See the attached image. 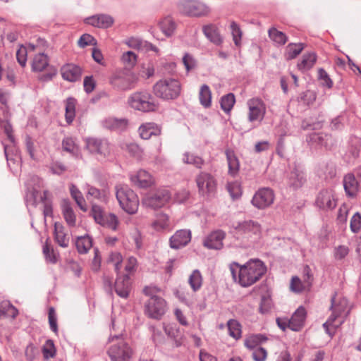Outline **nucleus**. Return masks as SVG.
Listing matches in <instances>:
<instances>
[{
    "label": "nucleus",
    "instance_id": "58",
    "mask_svg": "<svg viewBox=\"0 0 361 361\" xmlns=\"http://www.w3.org/2000/svg\"><path fill=\"white\" fill-rule=\"evenodd\" d=\"M63 149L73 154V156H78L79 153V149L75 144L74 140L71 137H66L63 139L62 142Z\"/></svg>",
    "mask_w": 361,
    "mask_h": 361
},
{
    "label": "nucleus",
    "instance_id": "4",
    "mask_svg": "<svg viewBox=\"0 0 361 361\" xmlns=\"http://www.w3.org/2000/svg\"><path fill=\"white\" fill-rule=\"evenodd\" d=\"M115 191L120 207L128 214H135L138 209L139 200L134 191L126 184H117Z\"/></svg>",
    "mask_w": 361,
    "mask_h": 361
},
{
    "label": "nucleus",
    "instance_id": "16",
    "mask_svg": "<svg viewBox=\"0 0 361 361\" xmlns=\"http://www.w3.org/2000/svg\"><path fill=\"white\" fill-rule=\"evenodd\" d=\"M274 200V194L271 189L263 188L259 189L252 197V204L255 207L263 209L271 205Z\"/></svg>",
    "mask_w": 361,
    "mask_h": 361
},
{
    "label": "nucleus",
    "instance_id": "34",
    "mask_svg": "<svg viewBox=\"0 0 361 361\" xmlns=\"http://www.w3.org/2000/svg\"><path fill=\"white\" fill-rule=\"evenodd\" d=\"M63 226L60 223L54 224V237L56 243L62 247H67L69 244V238L65 233Z\"/></svg>",
    "mask_w": 361,
    "mask_h": 361
},
{
    "label": "nucleus",
    "instance_id": "49",
    "mask_svg": "<svg viewBox=\"0 0 361 361\" xmlns=\"http://www.w3.org/2000/svg\"><path fill=\"white\" fill-rule=\"evenodd\" d=\"M230 30L233 37V41L235 45L240 47L242 44L241 39L243 32L240 26L234 21H232L230 25Z\"/></svg>",
    "mask_w": 361,
    "mask_h": 361
},
{
    "label": "nucleus",
    "instance_id": "55",
    "mask_svg": "<svg viewBox=\"0 0 361 361\" xmlns=\"http://www.w3.org/2000/svg\"><path fill=\"white\" fill-rule=\"evenodd\" d=\"M27 190L25 195V202L27 204L36 205L37 198L39 197V192L35 188H30L31 184L26 183Z\"/></svg>",
    "mask_w": 361,
    "mask_h": 361
},
{
    "label": "nucleus",
    "instance_id": "36",
    "mask_svg": "<svg viewBox=\"0 0 361 361\" xmlns=\"http://www.w3.org/2000/svg\"><path fill=\"white\" fill-rule=\"evenodd\" d=\"M18 313V310L9 301L5 300L0 303V319H14Z\"/></svg>",
    "mask_w": 361,
    "mask_h": 361
},
{
    "label": "nucleus",
    "instance_id": "28",
    "mask_svg": "<svg viewBox=\"0 0 361 361\" xmlns=\"http://www.w3.org/2000/svg\"><path fill=\"white\" fill-rule=\"evenodd\" d=\"M361 183L357 180L354 173H348L343 178V187L349 197L356 195Z\"/></svg>",
    "mask_w": 361,
    "mask_h": 361
},
{
    "label": "nucleus",
    "instance_id": "17",
    "mask_svg": "<svg viewBox=\"0 0 361 361\" xmlns=\"http://www.w3.org/2000/svg\"><path fill=\"white\" fill-rule=\"evenodd\" d=\"M288 175V184L294 190L302 187L306 181L304 169L300 165L294 164L290 166Z\"/></svg>",
    "mask_w": 361,
    "mask_h": 361
},
{
    "label": "nucleus",
    "instance_id": "7",
    "mask_svg": "<svg viewBox=\"0 0 361 361\" xmlns=\"http://www.w3.org/2000/svg\"><path fill=\"white\" fill-rule=\"evenodd\" d=\"M128 103L131 108L143 112L152 111L156 109L152 96L147 91L133 93L128 97Z\"/></svg>",
    "mask_w": 361,
    "mask_h": 361
},
{
    "label": "nucleus",
    "instance_id": "64",
    "mask_svg": "<svg viewBox=\"0 0 361 361\" xmlns=\"http://www.w3.org/2000/svg\"><path fill=\"white\" fill-rule=\"evenodd\" d=\"M39 350L37 347L34 346L32 344H29L25 350V356L27 361H35L39 357Z\"/></svg>",
    "mask_w": 361,
    "mask_h": 361
},
{
    "label": "nucleus",
    "instance_id": "56",
    "mask_svg": "<svg viewBox=\"0 0 361 361\" xmlns=\"http://www.w3.org/2000/svg\"><path fill=\"white\" fill-rule=\"evenodd\" d=\"M226 189L233 200L238 199L242 195L240 185L237 181L228 182Z\"/></svg>",
    "mask_w": 361,
    "mask_h": 361
},
{
    "label": "nucleus",
    "instance_id": "24",
    "mask_svg": "<svg viewBox=\"0 0 361 361\" xmlns=\"http://www.w3.org/2000/svg\"><path fill=\"white\" fill-rule=\"evenodd\" d=\"M262 340H245V345L252 350V358L255 361H265L267 352L260 345Z\"/></svg>",
    "mask_w": 361,
    "mask_h": 361
},
{
    "label": "nucleus",
    "instance_id": "18",
    "mask_svg": "<svg viewBox=\"0 0 361 361\" xmlns=\"http://www.w3.org/2000/svg\"><path fill=\"white\" fill-rule=\"evenodd\" d=\"M316 204L318 207L324 210L334 209L337 202L333 190L326 189L320 191L317 195Z\"/></svg>",
    "mask_w": 361,
    "mask_h": 361
},
{
    "label": "nucleus",
    "instance_id": "61",
    "mask_svg": "<svg viewBox=\"0 0 361 361\" xmlns=\"http://www.w3.org/2000/svg\"><path fill=\"white\" fill-rule=\"evenodd\" d=\"M91 214L94 221L97 224H101V223H104V218L106 214L100 206L93 204L91 209Z\"/></svg>",
    "mask_w": 361,
    "mask_h": 361
},
{
    "label": "nucleus",
    "instance_id": "39",
    "mask_svg": "<svg viewBox=\"0 0 361 361\" xmlns=\"http://www.w3.org/2000/svg\"><path fill=\"white\" fill-rule=\"evenodd\" d=\"M62 213L67 224L71 227L75 226L76 223V216L69 202H63L62 204Z\"/></svg>",
    "mask_w": 361,
    "mask_h": 361
},
{
    "label": "nucleus",
    "instance_id": "26",
    "mask_svg": "<svg viewBox=\"0 0 361 361\" xmlns=\"http://www.w3.org/2000/svg\"><path fill=\"white\" fill-rule=\"evenodd\" d=\"M62 78L69 82H75L81 77V68L74 64H66L61 69Z\"/></svg>",
    "mask_w": 361,
    "mask_h": 361
},
{
    "label": "nucleus",
    "instance_id": "23",
    "mask_svg": "<svg viewBox=\"0 0 361 361\" xmlns=\"http://www.w3.org/2000/svg\"><path fill=\"white\" fill-rule=\"evenodd\" d=\"M226 233L221 230H216L211 233L203 241L204 247L209 249L219 250L223 247V240Z\"/></svg>",
    "mask_w": 361,
    "mask_h": 361
},
{
    "label": "nucleus",
    "instance_id": "43",
    "mask_svg": "<svg viewBox=\"0 0 361 361\" xmlns=\"http://www.w3.org/2000/svg\"><path fill=\"white\" fill-rule=\"evenodd\" d=\"M69 189L71 197L74 199L78 206L80 208L81 210L85 212L87 210V207L85 204V200L81 192L73 183L70 185Z\"/></svg>",
    "mask_w": 361,
    "mask_h": 361
},
{
    "label": "nucleus",
    "instance_id": "53",
    "mask_svg": "<svg viewBox=\"0 0 361 361\" xmlns=\"http://www.w3.org/2000/svg\"><path fill=\"white\" fill-rule=\"evenodd\" d=\"M227 326L230 336L233 338H240L241 325L237 320L230 319L227 323Z\"/></svg>",
    "mask_w": 361,
    "mask_h": 361
},
{
    "label": "nucleus",
    "instance_id": "46",
    "mask_svg": "<svg viewBox=\"0 0 361 361\" xmlns=\"http://www.w3.org/2000/svg\"><path fill=\"white\" fill-rule=\"evenodd\" d=\"M75 104L76 100L73 97H69L66 101V121L68 123H71L75 116Z\"/></svg>",
    "mask_w": 361,
    "mask_h": 361
},
{
    "label": "nucleus",
    "instance_id": "41",
    "mask_svg": "<svg viewBox=\"0 0 361 361\" xmlns=\"http://www.w3.org/2000/svg\"><path fill=\"white\" fill-rule=\"evenodd\" d=\"M312 140L316 142L318 145L324 146L326 149L331 148L334 145V140L331 135L324 133L313 135Z\"/></svg>",
    "mask_w": 361,
    "mask_h": 361
},
{
    "label": "nucleus",
    "instance_id": "9",
    "mask_svg": "<svg viewBox=\"0 0 361 361\" xmlns=\"http://www.w3.org/2000/svg\"><path fill=\"white\" fill-rule=\"evenodd\" d=\"M178 8L183 13L195 17L206 16L210 11L209 8L199 0H180Z\"/></svg>",
    "mask_w": 361,
    "mask_h": 361
},
{
    "label": "nucleus",
    "instance_id": "13",
    "mask_svg": "<svg viewBox=\"0 0 361 361\" xmlns=\"http://www.w3.org/2000/svg\"><path fill=\"white\" fill-rule=\"evenodd\" d=\"M198 191L200 195L209 197L216 190V181L214 177L207 172L200 173L195 178Z\"/></svg>",
    "mask_w": 361,
    "mask_h": 361
},
{
    "label": "nucleus",
    "instance_id": "33",
    "mask_svg": "<svg viewBox=\"0 0 361 361\" xmlns=\"http://www.w3.org/2000/svg\"><path fill=\"white\" fill-rule=\"evenodd\" d=\"M127 124L128 121L126 119L113 117L107 118L102 122V125L104 128L114 130H123L126 128Z\"/></svg>",
    "mask_w": 361,
    "mask_h": 361
},
{
    "label": "nucleus",
    "instance_id": "2",
    "mask_svg": "<svg viewBox=\"0 0 361 361\" xmlns=\"http://www.w3.org/2000/svg\"><path fill=\"white\" fill-rule=\"evenodd\" d=\"M348 305V300L345 298L335 295L331 298V314L323 324V327L329 336H334L336 329L344 322L349 313Z\"/></svg>",
    "mask_w": 361,
    "mask_h": 361
},
{
    "label": "nucleus",
    "instance_id": "52",
    "mask_svg": "<svg viewBox=\"0 0 361 361\" xmlns=\"http://www.w3.org/2000/svg\"><path fill=\"white\" fill-rule=\"evenodd\" d=\"M235 102V99L234 94L233 93H228L221 97L220 102L221 107L224 112L228 113L233 107Z\"/></svg>",
    "mask_w": 361,
    "mask_h": 361
},
{
    "label": "nucleus",
    "instance_id": "62",
    "mask_svg": "<svg viewBox=\"0 0 361 361\" xmlns=\"http://www.w3.org/2000/svg\"><path fill=\"white\" fill-rule=\"evenodd\" d=\"M318 79L321 81V84L323 87H326L329 89L333 87L332 80L330 78L326 71L322 68L318 69Z\"/></svg>",
    "mask_w": 361,
    "mask_h": 361
},
{
    "label": "nucleus",
    "instance_id": "44",
    "mask_svg": "<svg viewBox=\"0 0 361 361\" xmlns=\"http://www.w3.org/2000/svg\"><path fill=\"white\" fill-rule=\"evenodd\" d=\"M304 49L302 43H290L286 48L285 57L286 60H292L298 56Z\"/></svg>",
    "mask_w": 361,
    "mask_h": 361
},
{
    "label": "nucleus",
    "instance_id": "5",
    "mask_svg": "<svg viewBox=\"0 0 361 361\" xmlns=\"http://www.w3.org/2000/svg\"><path fill=\"white\" fill-rule=\"evenodd\" d=\"M154 94L162 99L170 100L176 99L180 94V82L174 78L161 79L153 86Z\"/></svg>",
    "mask_w": 361,
    "mask_h": 361
},
{
    "label": "nucleus",
    "instance_id": "57",
    "mask_svg": "<svg viewBox=\"0 0 361 361\" xmlns=\"http://www.w3.org/2000/svg\"><path fill=\"white\" fill-rule=\"evenodd\" d=\"M100 225L116 231L118 225V217L112 213L106 214L104 218V223H101Z\"/></svg>",
    "mask_w": 361,
    "mask_h": 361
},
{
    "label": "nucleus",
    "instance_id": "25",
    "mask_svg": "<svg viewBox=\"0 0 361 361\" xmlns=\"http://www.w3.org/2000/svg\"><path fill=\"white\" fill-rule=\"evenodd\" d=\"M306 319V310L300 306L293 314L289 319V329L293 331H299L303 327Z\"/></svg>",
    "mask_w": 361,
    "mask_h": 361
},
{
    "label": "nucleus",
    "instance_id": "20",
    "mask_svg": "<svg viewBox=\"0 0 361 361\" xmlns=\"http://www.w3.org/2000/svg\"><path fill=\"white\" fill-rule=\"evenodd\" d=\"M191 240L190 230L181 229L177 231L169 239L170 247L178 250L187 245Z\"/></svg>",
    "mask_w": 361,
    "mask_h": 361
},
{
    "label": "nucleus",
    "instance_id": "59",
    "mask_svg": "<svg viewBox=\"0 0 361 361\" xmlns=\"http://www.w3.org/2000/svg\"><path fill=\"white\" fill-rule=\"evenodd\" d=\"M42 353L44 358L45 360H48L49 358L54 357L56 355V348L53 343L52 340H47L46 343L44 344L42 347Z\"/></svg>",
    "mask_w": 361,
    "mask_h": 361
},
{
    "label": "nucleus",
    "instance_id": "6",
    "mask_svg": "<svg viewBox=\"0 0 361 361\" xmlns=\"http://www.w3.org/2000/svg\"><path fill=\"white\" fill-rule=\"evenodd\" d=\"M3 129L4 133L6 135L11 145L3 143L5 156L7 159L8 165L11 167V163L19 165L21 162V157L18 150L16 148L15 138L13 135L12 126L7 121L0 119V130Z\"/></svg>",
    "mask_w": 361,
    "mask_h": 361
},
{
    "label": "nucleus",
    "instance_id": "48",
    "mask_svg": "<svg viewBox=\"0 0 361 361\" xmlns=\"http://www.w3.org/2000/svg\"><path fill=\"white\" fill-rule=\"evenodd\" d=\"M123 151L127 152L132 157L140 159L142 157V150L140 147L134 142H123L121 145Z\"/></svg>",
    "mask_w": 361,
    "mask_h": 361
},
{
    "label": "nucleus",
    "instance_id": "37",
    "mask_svg": "<svg viewBox=\"0 0 361 361\" xmlns=\"http://www.w3.org/2000/svg\"><path fill=\"white\" fill-rule=\"evenodd\" d=\"M188 282L193 292L200 290L203 283V278L200 270H193L188 277Z\"/></svg>",
    "mask_w": 361,
    "mask_h": 361
},
{
    "label": "nucleus",
    "instance_id": "35",
    "mask_svg": "<svg viewBox=\"0 0 361 361\" xmlns=\"http://www.w3.org/2000/svg\"><path fill=\"white\" fill-rule=\"evenodd\" d=\"M225 153L228 165V173L232 176H235L238 173L240 168L238 159L231 149H226Z\"/></svg>",
    "mask_w": 361,
    "mask_h": 361
},
{
    "label": "nucleus",
    "instance_id": "60",
    "mask_svg": "<svg viewBox=\"0 0 361 361\" xmlns=\"http://www.w3.org/2000/svg\"><path fill=\"white\" fill-rule=\"evenodd\" d=\"M175 295L181 302L184 303L187 306H191L195 302L192 294L188 292L177 290L175 293Z\"/></svg>",
    "mask_w": 361,
    "mask_h": 361
},
{
    "label": "nucleus",
    "instance_id": "8",
    "mask_svg": "<svg viewBox=\"0 0 361 361\" xmlns=\"http://www.w3.org/2000/svg\"><path fill=\"white\" fill-rule=\"evenodd\" d=\"M138 80L136 74L130 71H116L109 78L110 84L120 90H128L135 87Z\"/></svg>",
    "mask_w": 361,
    "mask_h": 361
},
{
    "label": "nucleus",
    "instance_id": "47",
    "mask_svg": "<svg viewBox=\"0 0 361 361\" xmlns=\"http://www.w3.org/2000/svg\"><path fill=\"white\" fill-rule=\"evenodd\" d=\"M35 46L33 44H29L27 47L20 46V47L16 51V59L19 64L24 67L27 62V56L29 51H35Z\"/></svg>",
    "mask_w": 361,
    "mask_h": 361
},
{
    "label": "nucleus",
    "instance_id": "51",
    "mask_svg": "<svg viewBox=\"0 0 361 361\" xmlns=\"http://www.w3.org/2000/svg\"><path fill=\"white\" fill-rule=\"evenodd\" d=\"M268 33L271 39L275 43L279 45H283L286 44L287 37L283 32L278 30L275 27H271L269 30Z\"/></svg>",
    "mask_w": 361,
    "mask_h": 361
},
{
    "label": "nucleus",
    "instance_id": "32",
    "mask_svg": "<svg viewBox=\"0 0 361 361\" xmlns=\"http://www.w3.org/2000/svg\"><path fill=\"white\" fill-rule=\"evenodd\" d=\"M317 54L314 52H308L303 54L300 63H298V68L302 72L310 70L317 61Z\"/></svg>",
    "mask_w": 361,
    "mask_h": 361
},
{
    "label": "nucleus",
    "instance_id": "42",
    "mask_svg": "<svg viewBox=\"0 0 361 361\" xmlns=\"http://www.w3.org/2000/svg\"><path fill=\"white\" fill-rule=\"evenodd\" d=\"M199 99L200 104L205 108H208L212 104V91L207 85H202L200 87L199 92Z\"/></svg>",
    "mask_w": 361,
    "mask_h": 361
},
{
    "label": "nucleus",
    "instance_id": "14",
    "mask_svg": "<svg viewBox=\"0 0 361 361\" xmlns=\"http://www.w3.org/2000/svg\"><path fill=\"white\" fill-rule=\"evenodd\" d=\"M86 147L91 153L98 154L103 158L109 157L111 152L110 144L106 139L87 138Z\"/></svg>",
    "mask_w": 361,
    "mask_h": 361
},
{
    "label": "nucleus",
    "instance_id": "27",
    "mask_svg": "<svg viewBox=\"0 0 361 361\" xmlns=\"http://www.w3.org/2000/svg\"><path fill=\"white\" fill-rule=\"evenodd\" d=\"M49 66V59L44 52L35 53L31 61L32 70L34 72H42L46 70Z\"/></svg>",
    "mask_w": 361,
    "mask_h": 361
},
{
    "label": "nucleus",
    "instance_id": "3",
    "mask_svg": "<svg viewBox=\"0 0 361 361\" xmlns=\"http://www.w3.org/2000/svg\"><path fill=\"white\" fill-rule=\"evenodd\" d=\"M231 228L233 233L238 239L250 243L257 241L261 237V225L253 220L234 222Z\"/></svg>",
    "mask_w": 361,
    "mask_h": 361
},
{
    "label": "nucleus",
    "instance_id": "22",
    "mask_svg": "<svg viewBox=\"0 0 361 361\" xmlns=\"http://www.w3.org/2000/svg\"><path fill=\"white\" fill-rule=\"evenodd\" d=\"M114 290L122 298H127L129 296L131 282L128 274L117 276L114 283Z\"/></svg>",
    "mask_w": 361,
    "mask_h": 361
},
{
    "label": "nucleus",
    "instance_id": "30",
    "mask_svg": "<svg viewBox=\"0 0 361 361\" xmlns=\"http://www.w3.org/2000/svg\"><path fill=\"white\" fill-rule=\"evenodd\" d=\"M202 31L206 37L216 45H220L223 42V38L221 36L217 27L214 25H207L202 27Z\"/></svg>",
    "mask_w": 361,
    "mask_h": 361
},
{
    "label": "nucleus",
    "instance_id": "19",
    "mask_svg": "<svg viewBox=\"0 0 361 361\" xmlns=\"http://www.w3.org/2000/svg\"><path fill=\"white\" fill-rule=\"evenodd\" d=\"M84 22L95 27L106 29L110 27L114 24V19L110 15L100 13L86 18Z\"/></svg>",
    "mask_w": 361,
    "mask_h": 361
},
{
    "label": "nucleus",
    "instance_id": "63",
    "mask_svg": "<svg viewBox=\"0 0 361 361\" xmlns=\"http://www.w3.org/2000/svg\"><path fill=\"white\" fill-rule=\"evenodd\" d=\"M123 262L122 255L118 252H113L109 257V262L112 264L115 271L117 272L121 269Z\"/></svg>",
    "mask_w": 361,
    "mask_h": 361
},
{
    "label": "nucleus",
    "instance_id": "31",
    "mask_svg": "<svg viewBox=\"0 0 361 361\" xmlns=\"http://www.w3.org/2000/svg\"><path fill=\"white\" fill-rule=\"evenodd\" d=\"M159 26L164 35L169 37L174 34L177 23L171 16H166L159 22Z\"/></svg>",
    "mask_w": 361,
    "mask_h": 361
},
{
    "label": "nucleus",
    "instance_id": "45",
    "mask_svg": "<svg viewBox=\"0 0 361 361\" xmlns=\"http://www.w3.org/2000/svg\"><path fill=\"white\" fill-rule=\"evenodd\" d=\"M183 161L187 164H192L197 169H201L204 163L201 157L190 152L183 154Z\"/></svg>",
    "mask_w": 361,
    "mask_h": 361
},
{
    "label": "nucleus",
    "instance_id": "40",
    "mask_svg": "<svg viewBox=\"0 0 361 361\" xmlns=\"http://www.w3.org/2000/svg\"><path fill=\"white\" fill-rule=\"evenodd\" d=\"M75 246L80 254H85L92 246V240L89 235L78 237Z\"/></svg>",
    "mask_w": 361,
    "mask_h": 361
},
{
    "label": "nucleus",
    "instance_id": "12",
    "mask_svg": "<svg viewBox=\"0 0 361 361\" xmlns=\"http://www.w3.org/2000/svg\"><path fill=\"white\" fill-rule=\"evenodd\" d=\"M166 311V302L159 296H152L146 302L145 312L150 318L160 319Z\"/></svg>",
    "mask_w": 361,
    "mask_h": 361
},
{
    "label": "nucleus",
    "instance_id": "21",
    "mask_svg": "<svg viewBox=\"0 0 361 361\" xmlns=\"http://www.w3.org/2000/svg\"><path fill=\"white\" fill-rule=\"evenodd\" d=\"M130 181L136 186L142 188L150 187L154 183V178L145 170H139L130 176Z\"/></svg>",
    "mask_w": 361,
    "mask_h": 361
},
{
    "label": "nucleus",
    "instance_id": "11",
    "mask_svg": "<svg viewBox=\"0 0 361 361\" xmlns=\"http://www.w3.org/2000/svg\"><path fill=\"white\" fill-rule=\"evenodd\" d=\"M133 353V349L124 340L118 341L108 350L111 361H130Z\"/></svg>",
    "mask_w": 361,
    "mask_h": 361
},
{
    "label": "nucleus",
    "instance_id": "29",
    "mask_svg": "<svg viewBox=\"0 0 361 361\" xmlns=\"http://www.w3.org/2000/svg\"><path fill=\"white\" fill-rule=\"evenodd\" d=\"M138 131L142 139L148 140L152 135H159L161 129L154 123H146L140 126Z\"/></svg>",
    "mask_w": 361,
    "mask_h": 361
},
{
    "label": "nucleus",
    "instance_id": "1",
    "mask_svg": "<svg viewBox=\"0 0 361 361\" xmlns=\"http://www.w3.org/2000/svg\"><path fill=\"white\" fill-rule=\"evenodd\" d=\"M233 280L243 287H249L258 281L267 271L264 262L257 259H250L243 265L238 262L230 264Z\"/></svg>",
    "mask_w": 361,
    "mask_h": 361
},
{
    "label": "nucleus",
    "instance_id": "15",
    "mask_svg": "<svg viewBox=\"0 0 361 361\" xmlns=\"http://www.w3.org/2000/svg\"><path fill=\"white\" fill-rule=\"evenodd\" d=\"M247 104L249 109L248 121L252 123L261 122L266 114V106L264 102L258 97H255L249 99Z\"/></svg>",
    "mask_w": 361,
    "mask_h": 361
},
{
    "label": "nucleus",
    "instance_id": "38",
    "mask_svg": "<svg viewBox=\"0 0 361 361\" xmlns=\"http://www.w3.org/2000/svg\"><path fill=\"white\" fill-rule=\"evenodd\" d=\"M152 227L159 232L169 229L170 227L169 216L163 213L158 214L152 222Z\"/></svg>",
    "mask_w": 361,
    "mask_h": 361
},
{
    "label": "nucleus",
    "instance_id": "54",
    "mask_svg": "<svg viewBox=\"0 0 361 361\" xmlns=\"http://www.w3.org/2000/svg\"><path fill=\"white\" fill-rule=\"evenodd\" d=\"M121 61L126 67L131 68L137 63V56L134 51H128L122 54Z\"/></svg>",
    "mask_w": 361,
    "mask_h": 361
},
{
    "label": "nucleus",
    "instance_id": "10",
    "mask_svg": "<svg viewBox=\"0 0 361 361\" xmlns=\"http://www.w3.org/2000/svg\"><path fill=\"white\" fill-rule=\"evenodd\" d=\"M171 194L168 189L160 188L146 195L142 200V204L154 209L164 207L170 200Z\"/></svg>",
    "mask_w": 361,
    "mask_h": 361
},
{
    "label": "nucleus",
    "instance_id": "50",
    "mask_svg": "<svg viewBox=\"0 0 361 361\" xmlns=\"http://www.w3.org/2000/svg\"><path fill=\"white\" fill-rule=\"evenodd\" d=\"M50 193L45 190L43 192V195H40L39 198L43 203V214L44 216H51L53 213L52 204L49 199Z\"/></svg>",
    "mask_w": 361,
    "mask_h": 361
}]
</instances>
